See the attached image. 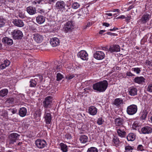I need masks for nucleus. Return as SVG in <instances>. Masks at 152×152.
I'll return each instance as SVG.
<instances>
[{"label": "nucleus", "instance_id": "obj_44", "mask_svg": "<svg viewBox=\"0 0 152 152\" xmlns=\"http://www.w3.org/2000/svg\"><path fill=\"white\" fill-rule=\"evenodd\" d=\"M137 149L138 151H142L144 150V148L142 145H139L137 146Z\"/></svg>", "mask_w": 152, "mask_h": 152}, {"label": "nucleus", "instance_id": "obj_12", "mask_svg": "<svg viewBox=\"0 0 152 152\" xmlns=\"http://www.w3.org/2000/svg\"><path fill=\"white\" fill-rule=\"evenodd\" d=\"M124 119L123 118H118L115 119V124L116 126L120 127L124 126L123 125L124 123Z\"/></svg>", "mask_w": 152, "mask_h": 152}, {"label": "nucleus", "instance_id": "obj_63", "mask_svg": "<svg viewBox=\"0 0 152 152\" xmlns=\"http://www.w3.org/2000/svg\"><path fill=\"white\" fill-rule=\"evenodd\" d=\"M113 12H119V10L118 9H113Z\"/></svg>", "mask_w": 152, "mask_h": 152}, {"label": "nucleus", "instance_id": "obj_7", "mask_svg": "<svg viewBox=\"0 0 152 152\" xmlns=\"http://www.w3.org/2000/svg\"><path fill=\"white\" fill-rule=\"evenodd\" d=\"M151 18V15L149 12H146L142 16L140 21L143 24L148 21Z\"/></svg>", "mask_w": 152, "mask_h": 152}, {"label": "nucleus", "instance_id": "obj_33", "mask_svg": "<svg viewBox=\"0 0 152 152\" xmlns=\"http://www.w3.org/2000/svg\"><path fill=\"white\" fill-rule=\"evenodd\" d=\"M148 111L146 110H144L142 113V115L141 117V118L142 120H145L147 117L148 114Z\"/></svg>", "mask_w": 152, "mask_h": 152}, {"label": "nucleus", "instance_id": "obj_18", "mask_svg": "<svg viewBox=\"0 0 152 152\" xmlns=\"http://www.w3.org/2000/svg\"><path fill=\"white\" fill-rule=\"evenodd\" d=\"M137 90L134 87H131L129 89L128 91L130 95L134 96L137 94Z\"/></svg>", "mask_w": 152, "mask_h": 152}, {"label": "nucleus", "instance_id": "obj_51", "mask_svg": "<svg viewBox=\"0 0 152 152\" xmlns=\"http://www.w3.org/2000/svg\"><path fill=\"white\" fill-rule=\"evenodd\" d=\"M40 1H34L32 2V3L34 5H35L37 4H39L40 2Z\"/></svg>", "mask_w": 152, "mask_h": 152}, {"label": "nucleus", "instance_id": "obj_34", "mask_svg": "<svg viewBox=\"0 0 152 152\" xmlns=\"http://www.w3.org/2000/svg\"><path fill=\"white\" fill-rule=\"evenodd\" d=\"M87 152H98V150L95 147H91L88 149Z\"/></svg>", "mask_w": 152, "mask_h": 152}, {"label": "nucleus", "instance_id": "obj_5", "mask_svg": "<svg viewBox=\"0 0 152 152\" xmlns=\"http://www.w3.org/2000/svg\"><path fill=\"white\" fill-rule=\"evenodd\" d=\"M74 23L72 21H70L67 22L64 28V32L67 33L68 32H71L74 29Z\"/></svg>", "mask_w": 152, "mask_h": 152}, {"label": "nucleus", "instance_id": "obj_57", "mask_svg": "<svg viewBox=\"0 0 152 152\" xmlns=\"http://www.w3.org/2000/svg\"><path fill=\"white\" fill-rule=\"evenodd\" d=\"M125 18H126L125 20L126 22H127L130 19L131 17L129 16H127L126 17H125Z\"/></svg>", "mask_w": 152, "mask_h": 152}, {"label": "nucleus", "instance_id": "obj_49", "mask_svg": "<svg viewBox=\"0 0 152 152\" xmlns=\"http://www.w3.org/2000/svg\"><path fill=\"white\" fill-rule=\"evenodd\" d=\"M126 75L127 76H131V77H133L135 76V75L132 74L130 71L128 72H127L126 73Z\"/></svg>", "mask_w": 152, "mask_h": 152}, {"label": "nucleus", "instance_id": "obj_13", "mask_svg": "<svg viewBox=\"0 0 152 152\" xmlns=\"http://www.w3.org/2000/svg\"><path fill=\"white\" fill-rule=\"evenodd\" d=\"M126 129L125 126L120 127V128L117 129L118 134L119 136L121 137H124L126 135L125 131Z\"/></svg>", "mask_w": 152, "mask_h": 152}, {"label": "nucleus", "instance_id": "obj_32", "mask_svg": "<svg viewBox=\"0 0 152 152\" xmlns=\"http://www.w3.org/2000/svg\"><path fill=\"white\" fill-rule=\"evenodd\" d=\"M80 140L81 143H85L88 141V137L85 135L81 136L80 137Z\"/></svg>", "mask_w": 152, "mask_h": 152}, {"label": "nucleus", "instance_id": "obj_59", "mask_svg": "<svg viewBox=\"0 0 152 152\" xmlns=\"http://www.w3.org/2000/svg\"><path fill=\"white\" fill-rule=\"evenodd\" d=\"M134 7L133 5L130 6L127 9V11H129L133 8Z\"/></svg>", "mask_w": 152, "mask_h": 152}, {"label": "nucleus", "instance_id": "obj_58", "mask_svg": "<svg viewBox=\"0 0 152 152\" xmlns=\"http://www.w3.org/2000/svg\"><path fill=\"white\" fill-rule=\"evenodd\" d=\"M87 90H89L91 91H93L92 89L91 88L88 87L87 88H86L84 89V90L85 91H86Z\"/></svg>", "mask_w": 152, "mask_h": 152}, {"label": "nucleus", "instance_id": "obj_42", "mask_svg": "<svg viewBox=\"0 0 152 152\" xmlns=\"http://www.w3.org/2000/svg\"><path fill=\"white\" fill-rule=\"evenodd\" d=\"M104 121L103 119L102 118H100L98 119L97 123L98 125H100L103 123Z\"/></svg>", "mask_w": 152, "mask_h": 152}, {"label": "nucleus", "instance_id": "obj_48", "mask_svg": "<svg viewBox=\"0 0 152 152\" xmlns=\"http://www.w3.org/2000/svg\"><path fill=\"white\" fill-rule=\"evenodd\" d=\"M65 137L67 139L70 140L71 139L72 137L71 134H67L65 135Z\"/></svg>", "mask_w": 152, "mask_h": 152}, {"label": "nucleus", "instance_id": "obj_27", "mask_svg": "<svg viewBox=\"0 0 152 152\" xmlns=\"http://www.w3.org/2000/svg\"><path fill=\"white\" fill-rule=\"evenodd\" d=\"M45 17L42 16H39L36 18L37 22L39 24L43 23L45 21Z\"/></svg>", "mask_w": 152, "mask_h": 152}, {"label": "nucleus", "instance_id": "obj_47", "mask_svg": "<svg viewBox=\"0 0 152 152\" xmlns=\"http://www.w3.org/2000/svg\"><path fill=\"white\" fill-rule=\"evenodd\" d=\"M4 63L6 65L7 67L10 64V61L7 60L4 61Z\"/></svg>", "mask_w": 152, "mask_h": 152}, {"label": "nucleus", "instance_id": "obj_56", "mask_svg": "<svg viewBox=\"0 0 152 152\" xmlns=\"http://www.w3.org/2000/svg\"><path fill=\"white\" fill-rule=\"evenodd\" d=\"M38 11L39 12L41 13V14H42L43 13H44V11L42 9H39L38 10Z\"/></svg>", "mask_w": 152, "mask_h": 152}, {"label": "nucleus", "instance_id": "obj_15", "mask_svg": "<svg viewBox=\"0 0 152 152\" xmlns=\"http://www.w3.org/2000/svg\"><path fill=\"white\" fill-rule=\"evenodd\" d=\"M2 42L4 44H7L9 45H11L13 44V41L12 39L7 37L3 38L2 39Z\"/></svg>", "mask_w": 152, "mask_h": 152}, {"label": "nucleus", "instance_id": "obj_8", "mask_svg": "<svg viewBox=\"0 0 152 152\" xmlns=\"http://www.w3.org/2000/svg\"><path fill=\"white\" fill-rule=\"evenodd\" d=\"M35 143L37 146L40 149L44 148L47 145L46 142L44 140L37 139Z\"/></svg>", "mask_w": 152, "mask_h": 152}, {"label": "nucleus", "instance_id": "obj_38", "mask_svg": "<svg viewBox=\"0 0 152 152\" xmlns=\"http://www.w3.org/2000/svg\"><path fill=\"white\" fill-rule=\"evenodd\" d=\"M14 101V98H10L7 99L5 102L6 103H9V104H12Z\"/></svg>", "mask_w": 152, "mask_h": 152}, {"label": "nucleus", "instance_id": "obj_40", "mask_svg": "<svg viewBox=\"0 0 152 152\" xmlns=\"http://www.w3.org/2000/svg\"><path fill=\"white\" fill-rule=\"evenodd\" d=\"M147 91L149 92H152V84H150L148 85Z\"/></svg>", "mask_w": 152, "mask_h": 152}, {"label": "nucleus", "instance_id": "obj_36", "mask_svg": "<svg viewBox=\"0 0 152 152\" xmlns=\"http://www.w3.org/2000/svg\"><path fill=\"white\" fill-rule=\"evenodd\" d=\"M56 77V80L57 81H59L62 80L63 78V76L62 75L58 73L57 74Z\"/></svg>", "mask_w": 152, "mask_h": 152}, {"label": "nucleus", "instance_id": "obj_9", "mask_svg": "<svg viewBox=\"0 0 152 152\" xmlns=\"http://www.w3.org/2000/svg\"><path fill=\"white\" fill-rule=\"evenodd\" d=\"M78 56L83 60H87L88 59V55L87 52L84 50H82L77 54Z\"/></svg>", "mask_w": 152, "mask_h": 152}, {"label": "nucleus", "instance_id": "obj_28", "mask_svg": "<svg viewBox=\"0 0 152 152\" xmlns=\"http://www.w3.org/2000/svg\"><path fill=\"white\" fill-rule=\"evenodd\" d=\"M145 78L142 77H137L134 78V82L138 84H141L144 82Z\"/></svg>", "mask_w": 152, "mask_h": 152}, {"label": "nucleus", "instance_id": "obj_55", "mask_svg": "<svg viewBox=\"0 0 152 152\" xmlns=\"http://www.w3.org/2000/svg\"><path fill=\"white\" fill-rule=\"evenodd\" d=\"M103 26H105L107 27H108L110 26V24L108 23H104L103 24Z\"/></svg>", "mask_w": 152, "mask_h": 152}, {"label": "nucleus", "instance_id": "obj_20", "mask_svg": "<svg viewBox=\"0 0 152 152\" xmlns=\"http://www.w3.org/2000/svg\"><path fill=\"white\" fill-rule=\"evenodd\" d=\"M108 50L111 52H119L120 51V49L119 46L118 45H115L111 46Z\"/></svg>", "mask_w": 152, "mask_h": 152}, {"label": "nucleus", "instance_id": "obj_14", "mask_svg": "<svg viewBox=\"0 0 152 152\" xmlns=\"http://www.w3.org/2000/svg\"><path fill=\"white\" fill-rule=\"evenodd\" d=\"M45 119V121L47 124H50L51 122L52 119L51 115L50 113H46V111H45V113L44 117Z\"/></svg>", "mask_w": 152, "mask_h": 152}, {"label": "nucleus", "instance_id": "obj_25", "mask_svg": "<svg viewBox=\"0 0 152 152\" xmlns=\"http://www.w3.org/2000/svg\"><path fill=\"white\" fill-rule=\"evenodd\" d=\"M26 10L27 12L30 15H33L36 13L35 8L32 7H27Z\"/></svg>", "mask_w": 152, "mask_h": 152}, {"label": "nucleus", "instance_id": "obj_31", "mask_svg": "<svg viewBox=\"0 0 152 152\" xmlns=\"http://www.w3.org/2000/svg\"><path fill=\"white\" fill-rule=\"evenodd\" d=\"M59 145L63 152H67L68 151V147L66 144L63 143H61Z\"/></svg>", "mask_w": 152, "mask_h": 152}, {"label": "nucleus", "instance_id": "obj_39", "mask_svg": "<svg viewBox=\"0 0 152 152\" xmlns=\"http://www.w3.org/2000/svg\"><path fill=\"white\" fill-rule=\"evenodd\" d=\"M132 70L134 71V72H136L137 74L140 73L141 71L140 69L138 67L132 68Z\"/></svg>", "mask_w": 152, "mask_h": 152}, {"label": "nucleus", "instance_id": "obj_2", "mask_svg": "<svg viewBox=\"0 0 152 152\" xmlns=\"http://www.w3.org/2000/svg\"><path fill=\"white\" fill-rule=\"evenodd\" d=\"M12 37L15 40H19L22 39L23 34L22 31L20 30L15 29L11 33Z\"/></svg>", "mask_w": 152, "mask_h": 152}, {"label": "nucleus", "instance_id": "obj_10", "mask_svg": "<svg viewBox=\"0 0 152 152\" xmlns=\"http://www.w3.org/2000/svg\"><path fill=\"white\" fill-rule=\"evenodd\" d=\"M20 135L16 133H12L9 136L10 140L9 143L10 144H13L18 139V137Z\"/></svg>", "mask_w": 152, "mask_h": 152}, {"label": "nucleus", "instance_id": "obj_54", "mask_svg": "<svg viewBox=\"0 0 152 152\" xmlns=\"http://www.w3.org/2000/svg\"><path fill=\"white\" fill-rule=\"evenodd\" d=\"M76 17H77V18H79V16H82V17H81V18H83V15L82 14H81V13H78L76 15Z\"/></svg>", "mask_w": 152, "mask_h": 152}, {"label": "nucleus", "instance_id": "obj_53", "mask_svg": "<svg viewBox=\"0 0 152 152\" xmlns=\"http://www.w3.org/2000/svg\"><path fill=\"white\" fill-rule=\"evenodd\" d=\"M11 112L13 114H15L17 112V110L15 109H12L10 110Z\"/></svg>", "mask_w": 152, "mask_h": 152}, {"label": "nucleus", "instance_id": "obj_4", "mask_svg": "<svg viewBox=\"0 0 152 152\" xmlns=\"http://www.w3.org/2000/svg\"><path fill=\"white\" fill-rule=\"evenodd\" d=\"M137 107L136 105L132 104L128 106L126 109V112L129 115H133L137 112Z\"/></svg>", "mask_w": 152, "mask_h": 152}, {"label": "nucleus", "instance_id": "obj_46", "mask_svg": "<svg viewBox=\"0 0 152 152\" xmlns=\"http://www.w3.org/2000/svg\"><path fill=\"white\" fill-rule=\"evenodd\" d=\"M4 24V20L3 19L0 18V27L3 26Z\"/></svg>", "mask_w": 152, "mask_h": 152}, {"label": "nucleus", "instance_id": "obj_41", "mask_svg": "<svg viewBox=\"0 0 152 152\" xmlns=\"http://www.w3.org/2000/svg\"><path fill=\"white\" fill-rule=\"evenodd\" d=\"M79 6V4L76 2L74 3L72 5V7L74 9L78 8Z\"/></svg>", "mask_w": 152, "mask_h": 152}, {"label": "nucleus", "instance_id": "obj_24", "mask_svg": "<svg viewBox=\"0 0 152 152\" xmlns=\"http://www.w3.org/2000/svg\"><path fill=\"white\" fill-rule=\"evenodd\" d=\"M142 132L144 134H149L152 132V129L149 126H146L142 128Z\"/></svg>", "mask_w": 152, "mask_h": 152}, {"label": "nucleus", "instance_id": "obj_19", "mask_svg": "<svg viewBox=\"0 0 152 152\" xmlns=\"http://www.w3.org/2000/svg\"><path fill=\"white\" fill-rule=\"evenodd\" d=\"M13 23L15 26L17 27H21L24 26V23L21 20L15 19Z\"/></svg>", "mask_w": 152, "mask_h": 152}, {"label": "nucleus", "instance_id": "obj_16", "mask_svg": "<svg viewBox=\"0 0 152 152\" xmlns=\"http://www.w3.org/2000/svg\"><path fill=\"white\" fill-rule=\"evenodd\" d=\"M33 39L37 42L40 43L43 40V37L39 34H34Z\"/></svg>", "mask_w": 152, "mask_h": 152}, {"label": "nucleus", "instance_id": "obj_61", "mask_svg": "<svg viewBox=\"0 0 152 152\" xmlns=\"http://www.w3.org/2000/svg\"><path fill=\"white\" fill-rule=\"evenodd\" d=\"M105 30H101L100 31L99 33L100 34H102L104 32H105Z\"/></svg>", "mask_w": 152, "mask_h": 152}, {"label": "nucleus", "instance_id": "obj_52", "mask_svg": "<svg viewBox=\"0 0 152 152\" xmlns=\"http://www.w3.org/2000/svg\"><path fill=\"white\" fill-rule=\"evenodd\" d=\"M152 63L151 62V61H150L148 60H146L145 61V63L146 64L148 65H151V64Z\"/></svg>", "mask_w": 152, "mask_h": 152}, {"label": "nucleus", "instance_id": "obj_17", "mask_svg": "<svg viewBox=\"0 0 152 152\" xmlns=\"http://www.w3.org/2000/svg\"><path fill=\"white\" fill-rule=\"evenodd\" d=\"M50 43L53 47H56L59 44L60 41L58 38L54 37L51 39Z\"/></svg>", "mask_w": 152, "mask_h": 152}, {"label": "nucleus", "instance_id": "obj_11", "mask_svg": "<svg viewBox=\"0 0 152 152\" xmlns=\"http://www.w3.org/2000/svg\"><path fill=\"white\" fill-rule=\"evenodd\" d=\"M94 57L96 59L101 60L103 59L105 57L104 52L101 51H97L94 54Z\"/></svg>", "mask_w": 152, "mask_h": 152}, {"label": "nucleus", "instance_id": "obj_64", "mask_svg": "<svg viewBox=\"0 0 152 152\" xmlns=\"http://www.w3.org/2000/svg\"><path fill=\"white\" fill-rule=\"evenodd\" d=\"M106 15L110 16H111L112 15V14L110 13H106Z\"/></svg>", "mask_w": 152, "mask_h": 152}, {"label": "nucleus", "instance_id": "obj_37", "mask_svg": "<svg viewBox=\"0 0 152 152\" xmlns=\"http://www.w3.org/2000/svg\"><path fill=\"white\" fill-rule=\"evenodd\" d=\"M125 152H132L133 149L131 146L128 145L125 147Z\"/></svg>", "mask_w": 152, "mask_h": 152}, {"label": "nucleus", "instance_id": "obj_62", "mask_svg": "<svg viewBox=\"0 0 152 152\" xmlns=\"http://www.w3.org/2000/svg\"><path fill=\"white\" fill-rule=\"evenodd\" d=\"M118 28L114 27L113 29H110V31H115L116 30H118Z\"/></svg>", "mask_w": 152, "mask_h": 152}, {"label": "nucleus", "instance_id": "obj_6", "mask_svg": "<svg viewBox=\"0 0 152 152\" xmlns=\"http://www.w3.org/2000/svg\"><path fill=\"white\" fill-rule=\"evenodd\" d=\"M52 102V98L51 96L46 97L43 102V105L44 107L50 108Z\"/></svg>", "mask_w": 152, "mask_h": 152}, {"label": "nucleus", "instance_id": "obj_22", "mask_svg": "<svg viewBox=\"0 0 152 152\" xmlns=\"http://www.w3.org/2000/svg\"><path fill=\"white\" fill-rule=\"evenodd\" d=\"M123 100L121 98H116L115 99L113 102V104L116 106L117 107L121 106V104L123 103Z\"/></svg>", "mask_w": 152, "mask_h": 152}, {"label": "nucleus", "instance_id": "obj_29", "mask_svg": "<svg viewBox=\"0 0 152 152\" xmlns=\"http://www.w3.org/2000/svg\"><path fill=\"white\" fill-rule=\"evenodd\" d=\"M8 90L7 89L4 88L0 91V97H4L7 96L8 93Z\"/></svg>", "mask_w": 152, "mask_h": 152}, {"label": "nucleus", "instance_id": "obj_21", "mask_svg": "<svg viewBox=\"0 0 152 152\" xmlns=\"http://www.w3.org/2000/svg\"><path fill=\"white\" fill-rule=\"evenodd\" d=\"M88 112L89 114L92 115H96L97 112V109L94 106H91L88 108Z\"/></svg>", "mask_w": 152, "mask_h": 152}, {"label": "nucleus", "instance_id": "obj_3", "mask_svg": "<svg viewBox=\"0 0 152 152\" xmlns=\"http://www.w3.org/2000/svg\"><path fill=\"white\" fill-rule=\"evenodd\" d=\"M42 80V77L41 75L37 76L34 79H31L30 82L29 86L31 87H35L39 82H41Z\"/></svg>", "mask_w": 152, "mask_h": 152}, {"label": "nucleus", "instance_id": "obj_45", "mask_svg": "<svg viewBox=\"0 0 152 152\" xmlns=\"http://www.w3.org/2000/svg\"><path fill=\"white\" fill-rule=\"evenodd\" d=\"M75 77V76L74 75H69L66 76V78L67 80H70L74 78Z\"/></svg>", "mask_w": 152, "mask_h": 152}, {"label": "nucleus", "instance_id": "obj_30", "mask_svg": "<svg viewBox=\"0 0 152 152\" xmlns=\"http://www.w3.org/2000/svg\"><path fill=\"white\" fill-rule=\"evenodd\" d=\"M126 138L128 141H133L135 139V136L134 133H130L127 136Z\"/></svg>", "mask_w": 152, "mask_h": 152}, {"label": "nucleus", "instance_id": "obj_60", "mask_svg": "<svg viewBox=\"0 0 152 152\" xmlns=\"http://www.w3.org/2000/svg\"><path fill=\"white\" fill-rule=\"evenodd\" d=\"M125 18V17L124 15H122L121 16H120L118 17L117 18L119 19V18H121V19H124Z\"/></svg>", "mask_w": 152, "mask_h": 152}, {"label": "nucleus", "instance_id": "obj_23", "mask_svg": "<svg viewBox=\"0 0 152 152\" xmlns=\"http://www.w3.org/2000/svg\"><path fill=\"white\" fill-rule=\"evenodd\" d=\"M65 6V3L62 1H58L56 4V7L57 9H62L64 8Z\"/></svg>", "mask_w": 152, "mask_h": 152}, {"label": "nucleus", "instance_id": "obj_35", "mask_svg": "<svg viewBox=\"0 0 152 152\" xmlns=\"http://www.w3.org/2000/svg\"><path fill=\"white\" fill-rule=\"evenodd\" d=\"M113 141L115 145H118L120 143V141L119 139L116 137L114 136L113 139Z\"/></svg>", "mask_w": 152, "mask_h": 152}, {"label": "nucleus", "instance_id": "obj_26", "mask_svg": "<svg viewBox=\"0 0 152 152\" xmlns=\"http://www.w3.org/2000/svg\"><path fill=\"white\" fill-rule=\"evenodd\" d=\"M27 113V110L25 107L20 108L19 110V115L22 117L25 116Z\"/></svg>", "mask_w": 152, "mask_h": 152}, {"label": "nucleus", "instance_id": "obj_43", "mask_svg": "<svg viewBox=\"0 0 152 152\" xmlns=\"http://www.w3.org/2000/svg\"><path fill=\"white\" fill-rule=\"evenodd\" d=\"M19 17L21 18H24L26 17V15H25L24 13H23L22 12H19L18 13Z\"/></svg>", "mask_w": 152, "mask_h": 152}, {"label": "nucleus", "instance_id": "obj_1", "mask_svg": "<svg viewBox=\"0 0 152 152\" xmlns=\"http://www.w3.org/2000/svg\"><path fill=\"white\" fill-rule=\"evenodd\" d=\"M108 85L107 80H104L96 83L92 85V88L95 91L103 92L107 89Z\"/></svg>", "mask_w": 152, "mask_h": 152}, {"label": "nucleus", "instance_id": "obj_50", "mask_svg": "<svg viewBox=\"0 0 152 152\" xmlns=\"http://www.w3.org/2000/svg\"><path fill=\"white\" fill-rule=\"evenodd\" d=\"M7 66L4 63L1 64L0 66V68L1 69H4Z\"/></svg>", "mask_w": 152, "mask_h": 152}]
</instances>
